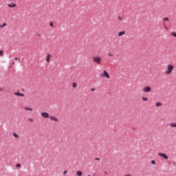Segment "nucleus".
<instances>
[{"label":"nucleus","instance_id":"obj_1","mask_svg":"<svg viewBox=\"0 0 176 176\" xmlns=\"http://www.w3.org/2000/svg\"><path fill=\"white\" fill-rule=\"evenodd\" d=\"M174 69V66L173 65H168L166 67V70L165 71V74L166 75H169L173 73V71Z\"/></svg>","mask_w":176,"mask_h":176},{"label":"nucleus","instance_id":"obj_2","mask_svg":"<svg viewBox=\"0 0 176 176\" xmlns=\"http://www.w3.org/2000/svg\"><path fill=\"white\" fill-rule=\"evenodd\" d=\"M92 60L94 63H95L98 65H100L101 64L102 59L100 56H95L93 57Z\"/></svg>","mask_w":176,"mask_h":176},{"label":"nucleus","instance_id":"obj_3","mask_svg":"<svg viewBox=\"0 0 176 176\" xmlns=\"http://www.w3.org/2000/svg\"><path fill=\"white\" fill-rule=\"evenodd\" d=\"M100 76L102 78H107V79H110L111 76L109 74V72H107L106 70H104L101 74H100Z\"/></svg>","mask_w":176,"mask_h":176},{"label":"nucleus","instance_id":"obj_4","mask_svg":"<svg viewBox=\"0 0 176 176\" xmlns=\"http://www.w3.org/2000/svg\"><path fill=\"white\" fill-rule=\"evenodd\" d=\"M50 119L55 122H59V119L54 116H50Z\"/></svg>","mask_w":176,"mask_h":176},{"label":"nucleus","instance_id":"obj_5","mask_svg":"<svg viewBox=\"0 0 176 176\" xmlns=\"http://www.w3.org/2000/svg\"><path fill=\"white\" fill-rule=\"evenodd\" d=\"M143 91L144 93H150L151 91V87H144L143 89Z\"/></svg>","mask_w":176,"mask_h":176},{"label":"nucleus","instance_id":"obj_6","mask_svg":"<svg viewBox=\"0 0 176 176\" xmlns=\"http://www.w3.org/2000/svg\"><path fill=\"white\" fill-rule=\"evenodd\" d=\"M41 116H42V118H50V114L47 112H42Z\"/></svg>","mask_w":176,"mask_h":176},{"label":"nucleus","instance_id":"obj_7","mask_svg":"<svg viewBox=\"0 0 176 176\" xmlns=\"http://www.w3.org/2000/svg\"><path fill=\"white\" fill-rule=\"evenodd\" d=\"M158 155L161 157H163L164 160H167L168 159V157L167 156L166 154H163V153H158Z\"/></svg>","mask_w":176,"mask_h":176},{"label":"nucleus","instance_id":"obj_8","mask_svg":"<svg viewBox=\"0 0 176 176\" xmlns=\"http://www.w3.org/2000/svg\"><path fill=\"white\" fill-rule=\"evenodd\" d=\"M52 58V55L50 54H47V57H46V62L47 63H50V59Z\"/></svg>","mask_w":176,"mask_h":176},{"label":"nucleus","instance_id":"obj_9","mask_svg":"<svg viewBox=\"0 0 176 176\" xmlns=\"http://www.w3.org/2000/svg\"><path fill=\"white\" fill-rule=\"evenodd\" d=\"M14 96H21V97H24L25 95L21 92H14Z\"/></svg>","mask_w":176,"mask_h":176},{"label":"nucleus","instance_id":"obj_10","mask_svg":"<svg viewBox=\"0 0 176 176\" xmlns=\"http://www.w3.org/2000/svg\"><path fill=\"white\" fill-rule=\"evenodd\" d=\"M76 175H77V176H82L83 173L81 170H77Z\"/></svg>","mask_w":176,"mask_h":176},{"label":"nucleus","instance_id":"obj_11","mask_svg":"<svg viewBox=\"0 0 176 176\" xmlns=\"http://www.w3.org/2000/svg\"><path fill=\"white\" fill-rule=\"evenodd\" d=\"M125 34V31L124 30H122V31H121V32H119V33H118V36H123V35H124Z\"/></svg>","mask_w":176,"mask_h":176},{"label":"nucleus","instance_id":"obj_12","mask_svg":"<svg viewBox=\"0 0 176 176\" xmlns=\"http://www.w3.org/2000/svg\"><path fill=\"white\" fill-rule=\"evenodd\" d=\"M25 111L32 112L33 109L30 107H26L24 108Z\"/></svg>","mask_w":176,"mask_h":176},{"label":"nucleus","instance_id":"obj_13","mask_svg":"<svg viewBox=\"0 0 176 176\" xmlns=\"http://www.w3.org/2000/svg\"><path fill=\"white\" fill-rule=\"evenodd\" d=\"M13 135H14V137L15 138H16V139H19V138H20V135H19L17 133H13Z\"/></svg>","mask_w":176,"mask_h":176},{"label":"nucleus","instance_id":"obj_14","mask_svg":"<svg viewBox=\"0 0 176 176\" xmlns=\"http://www.w3.org/2000/svg\"><path fill=\"white\" fill-rule=\"evenodd\" d=\"M142 100L146 102V101H148V98L143 97L142 98Z\"/></svg>","mask_w":176,"mask_h":176},{"label":"nucleus","instance_id":"obj_15","mask_svg":"<svg viewBox=\"0 0 176 176\" xmlns=\"http://www.w3.org/2000/svg\"><path fill=\"white\" fill-rule=\"evenodd\" d=\"M170 127H172V128H176V123H172V124H170Z\"/></svg>","mask_w":176,"mask_h":176},{"label":"nucleus","instance_id":"obj_16","mask_svg":"<svg viewBox=\"0 0 176 176\" xmlns=\"http://www.w3.org/2000/svg\"><path fill=\"white\" fill-rule=\"evenodd\" d=\"M162 103H161V102L156 103V107H162Z\"/></svg>","mask_w":176,"mask_h":176},{"label":"nucleus","instance_id":"obj_17","mask_svg":"<svg viewBox=\"0 0 176 176\" xmlns=\"http://www.w3.org/2000/svg\"><path fill=\"white\" fill-rule=\"evenodd\" d=\"M73 87H74V89H76V87H78V84H76V82H74V84H73Z\"/></svg>","mask_w":176,"mask_h":176},{"label":"nucleus","instance_id":"obj_18","mask_svg":"<svg viewBox=\"0 0 176 176\" xmlns=\"http://www.w3.org/2000/svg\"><path fill=\"white\" fill-rule=\"evenodd\" d=\"M171 36L176 37V32H171Z\"/></svg>","mask_w":176,"mask_h":176},{"label":"nucleus","instance_id":"obj_19","mask_svg":"<svg viewBox=\"0 0 176 176\" xmlns=\"http://www.w3.org/2000/svg\"><path fill=\"white\" fill-rule=\"evenodd\" d=\"M4 54L3 51L0 50V56H3Z\"/></svg>","mask_w":176,"mask_h":176},{"label":"nucleus","instance_id":"obj_20","mask_svg":"<svg viewBox=\"0 0 176 176\" xmlns=\"http://www.w3.org/2000/svg\"><path fill=\"white\" fill-rule=\"evenodd\" d=\"M8 7H10V8H14V7H16V4H13V5H8Z\"/></svg>","mask_w":176,"mask_h":176},{"label":"nucleus","instance_id":"obj_21","mask_svg":"<svg viewBox=\"0 0 176 176\" xmlns=\"http://www.w3.org/2000/svg\"><path fill=\"white\" fill-rule=\"evenodd\" d=\"M5 26H6V23H4V24H3V25H0V28H4Z\"/></svg>","mask_w":176,"mask_h":176},{"label":"nucleus","instance_id":"obj_22","mask_svg":"<svg viewBox=\"0 0 176 176\" xmlns=\"http://www.w3.org/2000/svg\"><path fill=\"white\" fill-rule=\"evenodd\" d=\"M169 19L167 17L164 18V21H168Z\"/></svg>","mask_w":176,"mask_h":176},{"label":"nucleus","instance_id":"obj_23","mask_svg":"<svg viewBox=\"0 0 176 176\" xmlns=\"http://www.w3.org/2000/svg\"><path fill=\"white\" fill-rule=\"evenodd\" d=\"M108 57H113V54L109 53L108 54Z\"/></svg>","mask_w":176,"mask_h":176},{"label":"nucleus","instance_id":"obj_24","mask_svg":"<svg viewBox=\"0 0 176 176\" xmlns=\"http://www.w3.org/2000/svg\"><path fill=\"white\" fill-rule=\"evenodd\" d=\"M151 164L153 165H155V160H151Z\"/></svg>","mask_w":176,"mask_h":176},{"label":"nucleus","instance_id":"obj_25","mask_svg":"<svg viewBox=\"0 0 176 176\" xmlns=\"http://www.w3.org/2000/svg\"><path fill=\"white\" fill-rule=\"evenodd\" d=\"M21 165L20 164H18L17 165H16V168H21Z\"/></svg>","mask_w":176,"mask_h":176},{"label":"nucleus","instance_id":"obj_26","mask_svg":"<svg viewBox=\"0 0 176 176\" xmlns=\"http://www.w3.org/2000/svg\"><path fill=\"white\" fill-rule=\"evenodd\" d=\"M29 121H30V122H34V120L32 119V118H29Z\"/></svg>","mask_w":176,"mask_h":176},{"label":"nucleus","instance_id":"obj_27","mask_svg":"<svg viewBox=\"0 0 176 176\" xmlns=\"http://www.w3.org/2000/svg\"><path fill=\"white\" fill-rule=\"evenodd\" d=\"M118 19H119L120 21H122V16H118Z\"/></svg>","mask_w":176,"mask_h":176},{"label":"nucleus","instance_id":"obj_28","mask_svg":"<svg viewBox=\"0 0 176 176\" xmlns=\"http://www.w3.org/2000/svg\"><path fill=\"white\" fill-rule=\"evenodd\" d=\"M50 25L51 27H53V26H54L53 22H51Z\"/></svg>","mask_w":176,"mask_h":176},{"label":"nucleus","instance_id":"obj_29","mask_svg":"<svg viewBox=\"0 0 176 176\" xmlns=\"http://www.w3.org/2000/svg\"><path fill=\"white\" fill-rule=\"evenodd\" d=\"M14 60H21V59H20V58H14Z\"/></svg>","mask_w":176,"mask_h":176},{"label":"nucleus","instance_id":"obj_30","mask_svg":"<svg viewBox=\"0 0 176 176\" xmlns=\"http://www.w3.org/2000/svg\"><path fill=\"white\" fill-rule=\"evenodd\" d=\"M67 170H65L64 172H63V174L64 175H65V174H67Z\"/></svg>","mask_w":176,"mask_h":176},{"label":"nucleus","instance_id":"obj_31","mask_svg":"<svg viewBox=\"0 0 176 176\" xmlns=\"http://www.w3.org/2000/svg\"><path fill=\"white\" fill-rule=\"evenodd\" d=\"M91 91H96V89L92 88V89H91Z\"/></svg>","mask_w":176,"mask_h":176},{"label":"nucleus","instance_id":"obj_32","mask_svg":"<svg viewBox=\"0 0 176 176\" xmlns=\"http://www.w3.org/2000/svg\"><path fill=\"white\" fill-rule=\"evenodd\" d=\"M12 65H15V62H12Z\"/></svg>","mask_w":176,"mask_h":176},{"label":"nucleus","instance_id":"obj_33","mask_svg":"<svg viewBox=\"0 0 176 176\" xmlns=\"http://www.w3.org/2000/svg\"><path fill=\"white\" fill-rule=\"evenodd\" d=\"M96 160L100 161V159L99 158H96Z\"/></svg>","mask_w":176,"mask_h":176},{"label":"nucleus","instance_id":"obj_34","mask_svg":"<svg viewBox=\"0 0 176 176\" xmlns=\"http://www.w3.org/2000/svg\"><path fill=\"white\" fill-rule=\"evenodd\" d=\"M88 176H91V175H88Z\"/></svg>","mask_w":176,"mask_h":176},{"label":"nucleus","instance_id":"obj_35","mask_svg":"<svg viewBox=\"0 0 176 176\" xmlns=\"http://www.w3.org/2000/svg\"><path fill=\"white\" fill-rule=\"evenodd\" d=\"M126 176H131V175H126Z\"/></svg>","mask_w":176,"mask_h":176}]
</instances>
